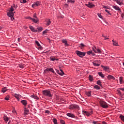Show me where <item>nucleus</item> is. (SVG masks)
Returning a JSON list of instances; mask_svg holds the SVG:
<instances>
[{"instance_id":"nucleus-1","label":"nucleus","mask_w":124,"mask_h":124,"mask_svg":"<svg viewBox=\"0 0 124 124\" xmlns=\"http://www.w3.org/2000/svg\"><path fill=\"white\" fill-rule=\"evenodd\" d=\"M43 94H44V95H45L46 96H48V97H52L53 96V95L51 94V91L49 90L43 91Z\"/></svg>"},{"instance_id":"nucleus-2","label":"nucleus","mask_w":124,"mask_h":124,"mask_svg":"<svg viewBox=\"0 0 124 124\" xmlns=\"http://www.w3.org/2000/svg\"><path fill=\"white\" fill-rule=\"evenodd\" d=\"M76 53L78 56V57H80V58H83V57L86 56V52H82L78 50L76 51Z\"/></svg>"},{"instance_id":"nucleus-3","label":"nucleus","mask_w":124,"mask_h":124,"mask_svg":"<svg viewBox=\"0 0 124 124\" xmlns=\"http://www.w3.org/2000/svg\"><path fill=\"white\" fill-rule=\"evenodd\" d=\"M100 106L102 107V108H108V104L106 103V102H104L103 101H100Z\"/></svg>"},{"instance_id":"nucleus-4","label":"nucleus","mask_w":124,"mask_h":124,"mask_svg":"<svg viewBox=\"0 0 124 124\" xmlns=\"http://www.w3.org/2000/svg\"><path fill=\"white\" fill-rule=\"evenodd\" d=\"M79 106L75 104H73L69 106V109H78L79 110Z\"/></svg>"},{"instance_id":"nucleus-5","label":"nucleus","mask_w":124,"mask_h":124,"mask_svg":"<svg viewBox=\"0 0 124 124\" xmlns=\"http://www.w3.org/2000/svg\"><path fill=\"white\" fill-rule=\"evenodd\" d=\"M17 5H15V4H13V5L11 6L10 9V11L8 12V13H13L14 10H15V9H17Z\"/></svg>"},{"instance_id":"nucleus-6","label":"nucleus","mask_w":124,"mask_h":124,"mask_svg":"<svg viewBox=\"0 0 124 124\" xmlns=\"http://www.w3.org/2000/svg\"><path fill=\"white\" fill-rule=\"evenodd\" d=\"M7 15L10 18H11V20L12 21H13L14 20V18L13 17V16H14V13H8Z\"/></svg>"},{"instance_id":"nucleus-7","label":"nucleus","mask_w":124,"mask_h":124,"mask_svg":"<svg viewBox=\"0 0 124 124\" xmlns=\"http://www.w3.org/2000/svg\"><path fill=\"white\" fill-rule=\"evenodd\" d=\"M86 6L89 7V8H93V7H94L95 6L94 4L89 2L88 4H85Z\"/></svg>"},{"instance_id":"nucleus-8","label":"nucleus","mask_w":124,"mask_h":124,"mask_svg":"<svg viewBox=\"0 0 124 124\" xmlns=\"http://www.w3.org/2000/svg\"><path fill=\"white\" fill-rule=\"evenodd\" d=\"M39 5H40V2L36 1L32 5V7H36V6H39Z\"/></svg>"},{"instance_id":"nucleus-9","label":"nucleus","mask_w":124,"mask_h":124,"mask_svg":"<svg viewBox=\"0 0 124 124\" xmlns=\"http://www.w3.org/2000/svg\"><path fill=\"white\" fill-rule=\"evenodd\" d=\"M46 71H51V72H52L53 74H56V72H55V71H54V69L52 68H47L46 69Z\"/></svg>"},{"instance_id":"nucleus-10","label":"nucleus","mask_w":124,"mask_h":124,"mask_svg":"<svg viewBox=\"0 0 124 124\" xmlns=\"http://www.w3.org/2000/svg\"><path fill=\"white\" fill-rule=\"evenodd\" d=\"M108 80H115L116 78H115V77H114V76L111 75H109L108 76Z\"/></svg>"},{"instance_id":"nucleus-11","label":"nucleus","mask_w":124,"mask_h":124,"mask_svg":"<svg viewBox=\"0 0 124 124\" xmlns=\"http://www.w3.org/2000/svg\"><path fill=\"white\" fill-rule=\"evenodd\" d=\"M35 44H36L37 46H38V48L41 50V49H42V46H41L40 44H39V42H38V41H35Z\"/></svg>"},{"instance_id":"nucleus-12","label":"nucleus","mask_w":124,"mask_h":124,"mask_svg":"<svg viewBox=\"0 0 124 124\" xmlns=\"http://www.w3.org/2000/svg\"><path fill=\"white\" fill-rule=\"evenodd\" d=\"M29 28L31 30V31H33V32H37V30H35L32 26H29Z\"/></svg>"},{"instance_id":"nucleus-13","label":"nucleus","mask_w":124,"mask_h":124,"mask_svg":"<svg viewBox=\"0 0 124 124\" xmlns=\"http://www.w3.org/2000/svg\"><path fill=\"white\" fill-rule=\"evenodd\" d=\"M27 19H29V20H31L32 22H34V23H37V19L32 18L31 16L28 17Z\"/></svg>"},{"instance_id":"nucleus-14","label":"nucleus","mask_w":124,"mask_h":124,"mask_svg":"<svg viewBox=\"0 0 124 124\" xmlns=\"http://www.w3.org/2000/svg\"><path fill=\"white\" fill-rule=\"evenodd\" d=\"M21 103H22L24 106H27V105L28 104V101L25 100H23L21 101Z\"/></svg>"},{"instance_id":"nucleus-15","label":"nucleus","mask_w":124,"mask_h":124,"mask_svg":"<svg viewBox=\"0 0 124 124\" xmlns=\"http://www.w3.org/2000/svg\"><path fill=\"white\" fill-rule=\"evenodd\" d=\"M113 8L115 9V10H117V11H121V9H120V7L117 5L116 6H112Z\"/></svg>"},{"instance_id":"nucleus-16","label":"nucleus","mask_w":124,"mask_h":124,"mask_svg":"<svg viewBox=\"0 0 124 124\" xmlns=\"http://www.w3.org/2000/svg\"><path fill=\"white\" fill-rule=\"evenodd\" d=\"M67 116H68V117H70V118H75V115L71 113H67Z\"/></svg>"},{"instance_id":"nucleus-17","label":"nucleus","mask_w":124,"mask_h":124,"mask_svg":"<svg viewBox=\"0 0 124 124\" xmlns=\"http://www.w3.org/2000/svg\"><path fill=\"white\" fill-rule=\"evenodd\" d=\"M56 70V72L57 73H58V74H59V75H61V76H63V75H64V72H60V71L59 70Z\"/></svg>"},{"instance_id":"nucleus-18","label":"nucleus","mask_w":124,"mask_h":124,"mask_svg":"<svg viewBox=\"0 0 124 124\" xmlns=\"http://www.w3.org/2000/svg\"><path fill=\"white\" fill-rule=\"evenodd\" d=\"M113 46H119V44H118V42L117 41H114L112 40Z\"/></svg>"},{"instance_id":"nucleus-19","label":"nucleus","mask_w":124,"mask_h":124,"mask_svg":"<svg viewBox=\"0 0 124 124\" xmlns=\"http://www.w3.org/2000/svg\"><path fill=\"white\" fill-rule=\"evenodd\" d=\"M20 96H21V95H20V94H15V97H16V98L17 99L18 101L20 100Z\"/></svg>"},{"instance_id":"nucleus-20","label":"nucleus","mask_w":124,"mask_h":124,"mask_svg":"<svg viewBox=\"0 0 124 124\" xmlns=\"http://www.w3.org/2000/svg\"><path fill=\"white\" fill-rule=\"evenodd\" d=\"M31 97L32 98H34V99H37V100L39 99V98H38V97H37V96H36L34 94L31 95Z\"/></svg>"},{"instance_id":"nucleus-21","label":"nucleus","mask_w":124,"mask_h":124,"mask_svg":"<svg viewBox=\"0 0 124 124\" xmlns=\"http://www.w3.org/2000/svg\"><path fill=\"white\" fill-rule=\"evenodd\" d=\"M37 31L38 32H40V31H43V28L41 27L37 28Z\"/></svg>"},{"instance_id":"nucleus-22","label":"nucleus","mask_w":124,"mask_h":124,"mask_svg":"<svg viewBox=\"0 0 124 124\" xmlns=\"http://www.w3.org/2000/svg\"><path fill=\"white\" fill-rule=\"evenodd\" d=\"M46 26H49V25L51 24V20L50 19H46Z\"/></svg>"},{"instance_id":"nucleus-23","label":"nucleus","mask_w":124,"mask_h":124,"mask_svg":"<svg viewBox=\"0 0 124 124\" xmlns=\"http://www.w3.org/2000/svg\"><path fill=\"white\" fill-rule=\"evenodd\" d=\"M50 61H52V62H55V61H58V59L55 58L54 57H50Z\"/></svg>"},{"instance_id":"nucleus-24","label":"nucleus","mask_w":124,"mask_h":124,"mask_svg":"<svg viewBox=\"0 0 124 124\" xmlns=\"http://www.w3.org/2000/svg\"><path fill=\"white\" fill-rule=\"evenodd\" d=\"M62 42L65 44V46H68V44H67L66 40H62Z\"/></svg>"},{"instance_id":"nucleus-25","label":"nucleus","mask_w":124,"mask_h":124,"mask_svg":"<svg viewBox=\"0 0 124 124\" xmlns=\"http://www.w3.org/2000/svg\"><path fill=\"white\" fill-rule=\"evenodd\" d=\"M98 74L99 76H100V77H101L102 78H104V75H103V74H102V72H100L98 73Z\"/></svg>"},{"instance_id":"nucleus-26","label":"nucleus","mask_w":124,"mask_h":124,"mask_svg":"<svg viewBox=\"0 0 124 124\" xmlns=\"http://www.w3.org/2000/svg\"><path fill=\"white\" fill-rule=\"evenodd\" d=\"M3 119L5 122H8V120H9V119L7 117V116L5 115L3 116Z\"/></svg>"},{"instance_id":"nucleus-27","label":"nucleus","mask_w":124,"mask_h":124,"mask_svg":"<svg viewBox=\"0 0 124 124\" xmlns=\"http://www.w3.org/2000/svg\"><path fill=\"white\" fill-rule=\"evenodd\" d=\"M85 46H85L82 43L80 44L79 46V48H80L81 49H84V47Z\"/></svg>"},{"instance_id":"nucleus-28","label":"nucleus","mask_w":124,"mask_h":124,"mask_svg":"<svg viewBox=\"0 0 124 124\" xmlns=\"http://www.w3.org/2000/svg\"><path fill=\"white\" fill-rule=\"evenodd\" d=\"M116 2L118 4H119V5H122V4H123V2L121 0H117Z\"/></svg>"},{"instance_id":"nucleus-29","label":"nucleus","mask_w":124,"mask_h":124,"mask_svg":"<svg viewBox=\"0 0 124 124\" xmlns=\"http://www.w3.org/2000/svg\"><path fill=\"white\" fill-rule=\"evenodd\" d=\"M33 18H35L34 19H37V23L38 21V18H37V16H36V13H34L33 15Z\"/></svg>"},{"instance_id":"nucleus-30","label":"nucleus","mask_w":124,"mask_h":124,"mask_svg":"<svg viewBox=\"0 0 124 124\" xmlns=\"http://www.w3.org/2000/svg\"><path fill=\"white\" fill-rule=\"evenodd\" d=\"M7 91V88L6 87H4L2 89V93H5V92H6Z\"/></svg>"},{"instance_id":"nucleus-31","label":"nucleus","mask_w":124,"mask_h":124,"mask_svg":"<svg viewBox=\"0 0 124 124\" xmlns=\"http://www.w3.org/2000/svg\"><path fill=\"white\" fill-rule=\"evenodd\" d=\"M102 67L104 70H108V69H109V67L108 66H102Z\"/></svg>"},{"instance_id":"nucleus-32","label":"nucleus","mask_w":124,"mask_h":124,"mask_svg":"<svg viewBox=\"0 0 124 124\" xmlns=\"http://www.w3.org/2000/svg\"><path fill=\"white\" fill-rule=\"evenodd\" d=\"M89 79L90 80V81H93V78L92 77V75H89Z\"/></svg>"},{"instance_id":"nucleus-33","label":"nucleus","mask_w":124,"mask_h":124,"mask_svg":"<svg viewBox=\"0 0 124 124\" xmlns=\"http://www.w3.org/2000/svg\"><path fill=\"white\" fill-rule=\"evenodd\" d=\"M93 64L95 66H99V65H100L99 64H98L96 62H95V61H94V62H93Z\"/></svg>"},{"instance_id":"nucleus-34","label":"nucleus","mask_w":124,"mask_h":124,"mask_svg":"<svg viewBox=\"0 0 124 124\" xmlns=\"http://www.w3.org/2000/svg\"><path fill=\"white\" fill-rule=\"evenodd\" d=\"M20 68H24L25 67V65L23 64H18Z\"/></svg>"},{"instance_id":"nucleus-35","label":"nucleus","mask_w":124,"mask_h":124,"mask_svg":"<svg viewBox=\"0 0 124 124\" xmlns=\"http://www.w3.org/2000/svg\"><path fill=\"white\" fill-rule=\"evenodd\" d=\"M120 118L123 122H124V116L123 115H120Z\"/></svg>"},{"instance_id":"nucleus-36","label":"nucleus","mask_w":124,"mask_h":124,"mask_svg":"<svg viewBox=\"0 0 124 124\" xmlns=\"http://www.w3.org/2000/svg\"><path fill=\"white\" fill-rule=\"evenodd\" d=\"M96 53H99V54H101L102 52L99 48H97L96 50Z\"/></svg>"},{"instance_id":"nucleus-37","label":"nucleus","mask_w":124,"mask_h":124,"mask_svg":"<svg viewBox=\"0 0 124 124\" xmlns=\"http://www.w3.org/2000/svg\"><path fill=\"white\" fill-rule=\"evenodd\" d=\"M92 93V92L89 91L88 92L86 93V94L88 96H91Z\"/></svg>"},{"instance_id":"nucleus-38","label":"nucleus","mask_w":124,"mask_h":124,"mask_svg":"<svg viewBox=\"0 0 124 124\" xmlns=\"http://www.w3.org/2000/svg\"><path fill=\"white\" fill-rule=\"evenodd\" d=\"M68 2H70V3H74L75 2V0H67Z\"/></svg>"},{"instance_id":"nucleus-39","label":"nucleus","mask_w":124,"mask_h":124,"mask_svg":"<svg viewBox=\"0 0 124 124\" xmlns=\"http://www.w3.org/2000/svg\"><path fill=\"white\" fill-rule=\"evenodd\" d=\"M97 85H99V86H100L101 87V86H102V84H101V81H100V80H98L97 81Z\"/></svg>"},{"instance_id":"nucleus-40","label":"nucleus","mask_w":124,"mask_h":124,"mask_svg":"<svg viewBox=\"0 0 124 124\" xmlns=\"http://www.w3.org/2000/svg\"><path fill=\"white\" fill-rule=\"evenodd\" d=\"M119 81H120V84H122V83H123V77H120L119 78Z\"/></svg>"},{"instance_id":"nucleus-41","label":"nucleus","mask_w":124,"mask_h":124,"mask_svg":"<svg viewBox=\"0 0 124 124\" xmlns=\"http://www.w3.org/2000/svg\"><path fill=\"white\" fill-rule=\"evenodd\" d=\"M94 89H96V90H99V89H100V87H99V86H98V85H95L94 86Z\"/></svg>"},{"instance_id":"nucleus-42","label":"nucleus","mask_w":124,"mask_h":124,"mask_svg":"<svg viewBox=\"0 0 124 124\" xmlns=\"http://www.w3.org/2000/svg\"><path fill=\"white\" fill-rule=\"evenodd\" d=\"M53 123L54 124H58L57 119H53Z\"/></svg>"},{"instance_id":"nucleus-43","label":"nucleus","mask_w":124,"mask_h":124,"mask_svg":"<svg viewBox=\"0 0 124 124\" xmlns=\"http://www.w3.org/2000/svg\"><path fill=\"white\" fill-rule=\"evenodd\" d=\"M60 123L62 124H65V122L63 120H60Z\"/></svg>"},{"instance_id":"nucleus-44","label":"nucleus","mask_w":124,"mask_h":124,"mask_svg":"<svg viewBox=\"0 0 124 124\" xmlns=\"http://www.w3.org/2000/svg\"><path fill=\"white\" fill-rule=\"evenodd\" d=\"M20 2L21 3H26V2H27V0H22L20 1Z\"/></svg>"},{"instance_id":"nucleus-45","label":"nucleus","mask_w":124,"mask_h":124,"mask_svg":"<svg viewBox=\"0 0 124 124\" xmlns=\"http://www.w3.org/2000/svg\"><path fill=\"white\" fill-rule=\"evenodd\" d=\"M92 53H93L92 51H89L87 52V54H88V55H91Z\"/></svg>"},{"instance_id":"nucleus-46","label":"nucleus","mask_w":124,"mask_h":124,"mask_svg":"<svg viewBox=\"0 0 124 124\" xmlns=\"http://www.w3.org/2000/svg\"><path fill=\"white\" fill-rule=\"evenodd\" d=\"M47 31H48L47 30H46V31H43V34H45V33H47Z\"/></svg>"},{"instance_id":"nucleus-47","label":"nucleus","mask_w":124,"mask_h":124,"mask_svg":"<svg viewBox=\"0 0 124 124\" xmlns=\"http://www.w3.org/2000/svg\"><path fill=\"white\" fill-rule=\"evenodd\" d=\"M96 47H94L93 48V52H94L95 53H96Z\"/></svg>"},{"instance_id":"nucleus-48","label":"nucleus","mask_w":124,"mask_h":124,"mask_svg":"<svg viewBox=\"0 0 124 124\" xmlns=\"http://www.w3.org/2000/svg\"><path fill=\"white\" fill-rule=\"evenodd\" d=\"M97 15L99 18H102V16L100 14H98Z\"/></svg>"},{"instance_id":"nucleus-49","label":"nucleus","mask_w":124,"mask_h":124,"mask_svg":"<svg viewBox=\"0 0 124 124\" xmlns=\"http://www.w3.org/2000/svg\"><path fill=\"white\" fill-rule=\"evenodd\" d=\"M24 111L25 113H28V112H29V110L27 109V108H24Z\"/></svg>"},{"instance_id":"nucleus-50","label":"nucleus","mask_w":124,"mask_h":124,"mask_svg":"<svg viewBox=\"0 0 124 124\" xmlns=\"http://www.w3.org/2000/svg\"><path fill=\"white\" fill-rule=\"evenodd\" d=\"M105 11H106V12H107V13H108V14L109 15H111V14L110 13V12H109V11L108 10H105Z\"/></svg>"},{"instance_id":"nucleus-51","label":"nucleus","mask_w":124,"mask_h":124,"mask_svg":"<svg viewBox=\"0 0 124 124\" xmlns=\"http://www.w3.org/2000/svg\"><path fill=\"white\" fill-rule=\"evenodd\" d=\"M86 116H91V113H89L88 111L86 112Z\"/></svg>"},{"instance_id":"nucleus-52","label":"nucleus","mask_w":124,"mask_h":124,"mask_svg":"<svg viewBox=\"0 0 124 124\" xmlns=\"http://www.w3.org/2000/svg\"><path fill=\"white\" fill-rule=\"evenodd\" d=\"M4 99L5 100H9V97L8 96H7V97H5Z\"/></svg>"},{"instance_id":"nucleus-53","label":"nucleus","mask_w":124,"mask_h":124,"mask_svg":"<svg viewBox=\"0 0 124 124\" xmlns=\"http://www.w3.org/2000/svg\"><path fill=\"white\" fill-rule=\"evenodd\" d=\"M103 8H105V9H108V7L107 6H103Z\"/></svg>"},{"instance_id":"nucleus-54","label":"nucleus","mask_w":124,"mask_h":124,"mask_svg":"<svg viewBox=\"0 0 124 124\" xmlns=\"http://www.w3.org/2000/svg\"><path fill=\"white\" fill-rule=\"evenodd\" d=\"M88 111H82V113H83V115H85V114H87V112Z\"/></svg>"},{"instance_id":"nucleus-55","label":"nucleus","mask_w":124,"mask_h":124,"mask_svg":"<svg viewBox=\"0 0 124 124\" xmlns=\"http://www.w3.org/2000/svg\"><path fill=\"white\" fill-rule=\"evenodd\" d=\"M45 113H46V114H49L50 113V111H49V110H46L45 111Z\"/></svg>"},{"instance_id":"nucleus-56","label":"nucleus","mask_w":124,"mask_h":124,"mask_svg":"<svg viewBox=\"0 0 124 124\" xmlns=\"http://www.w3.org/2000/svg\"><path fill=\"white\" fill-rule=\"evenodd\" d=\"M93 124H97V122H96V121H93Z\"/></svg>"},{"instance_id":"nucleus-57","label":"nucleus","mask_w":124,"mask_h":124,"mask_svg":"<svg viewBox=\"0 0 124 124\" xmlns=\"http://www.w3.org/2000/svg\"><path fill=\"white\" fill-rule=\"evenodd\" d=\"M102 36H103L104 37H105V40H106V39H109V38H106V36H104V35H103Z\"/></svg>"},{"instance_id":"nucleus-58","label":"nucleus","mask_w":124,"mask_h":124,"mask_svg":"<svg viewBox=\"0 0 124 124\" xmlns=\"http://www.w3.org/2000/svg\"><path fill=\"white\" fill-rule=\"evenodd\" d=\"M120 90L122 91V92H124V88H120Z\"/></svg>"},{"instance_id":"nucleus-59","label":"nucleus","mask_w":124,"mask_h":124,"mask_svg":"<svg viewBox=\"0 0 124 124\" xmlns=\"http://www.w3.org/2000/svg\"><path fill=\"white\" fill-rule=\"evenodd\" d=\"M102 124H107V123H106V122H104H104H102Z\"/></svg>"},{"instance_id":"nucleus-60","label":"nucleus","mask_w":124,"mask_h":124,"mask_svg":"<svg viewBox=\"0 0 124 124\" xmlns=\"http://www.w3.org/2000/svg\"><path fill=\"white\" fill-rule=\"evenodd\" d=\"M18 41L19 42H20V41H21V38H18Z\"/></svg>"},{"instance_id":"nucleus-61","label":"nucleus","mask_w":124,"mask_h":124,"mask_svg":"<svg viewBox=\"0 0 124 124\" xmlns=\"http://www.w3.org/2000/svg\"><path fill=\"white\" fill-rule=\"evenodd\" d=\"M121 17H122V18H124V14H123L121 15Z\"/></svg>"},{"instance_id":"nucleus-62","label":"nucleus","mask_w":124,"mask_h":124,"mask_svg":"<svg viewBox=\"0 0 124 124\" xmlns=\"http://www.w3.org/2000/svg\"><path fill=\"white\" fill-rule=\"evenodd\" d=\"M60 70L61 72H63V71H62V69H61V68H60Z\"/></svg>"},{"instance_id":"nucleus-63","label":"nucleus","mask_w":124,"mask_h":124,"mask_svg":"<svg viewBox=\"0 0 124 124\" xmlns=\"http://www.w3.org/2000/svg\"><path fill=\"white\" fill-rule=\"evenodd\" d=\"M118 93H119L120 94H122V92H121V91H118Z\"/></svg>"},{"instance_id":"nucleus-64","label":"nucleus","mask_w":124,"mask_h":124,"mask_svg":"<svg viewBox=\"0 0 124 124\" xmlns=\"http://www.w3.org/2000/svg\"><path fill=\"white\" fill-rule=\"evenodd\" d=\"M3 28L0 26V31H1L2 30Z\"/></svg>"}]
</instances>
